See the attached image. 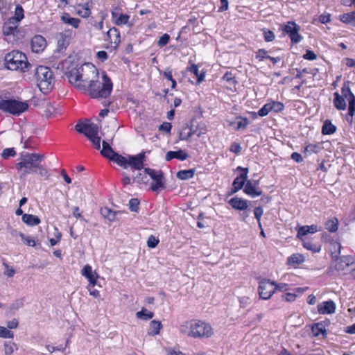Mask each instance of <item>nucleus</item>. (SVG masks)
Masks as SVG:
<instances>
[{
    "label": "nucleus",
    "instance_id": "obj_1",
    "mask_svg": "<svg viewBox=\"0 0 355 355\" xmlns=\"http://www.w3.org/2000/svg\"><path fill=\"white\" fill-rule=\"evenodd\" d=\"M66 75L71 85L84 92L88 89L96 79L99 78L96 68L89 64L72 68Z\"/></svg>",
    "mask_w": 355,
    "mask_h": 355
},
{
    "label": "nucleus",
    "instance_id": "obj_2",
    "mask_svg": "<svg viewBox=\"0 0 355 355\" xmlns=\"http://www.w3.org/2000/svg\"><path fill=\"white\" fill-rule=\"evenodd\" d=\"M43 159V155L22 153L20 155V161L15 164V168L20 173L21 178L37 172L41 176L48 178L47 169L41 164Z\"/></svg>",
    "mask_w": 355,
    "mask_h": 355
},
{
    "label": "nucleus",
    "instance_id": "obj_3",
    "mask_svg": "<svg viewBox=\"0 0 355 355\" xmlns=\"http://www.w3.org/2000/svg\"><path fill=\"white\" fill-rule=\"evenodd\" d=\"M180 331L182 334L194 338H207L214 334L209 324L198 320L183 322L180 327Z\"/></svg>",
    "mask_w": 355,
    "mask_h": 355
},
{
    "label": "nucleus",
    "instance_id": "obj_4",
    "mask_svg": "<svg viewBox=\"0 0 355 355\" xmlns=\"http://www.w3.org/2000/svg\"><path fill=\"white\" fill-rule=\"evenodd\" d=\"M5 67L9 70L28 71L31 65L28 62L26 55L19 51H12L4 58Z\"/></svg>",
    "mask_w": 355,
    "mask_h": 355
},
{
    "label": "nucleus",
    "instance_id": "obj_5",
    "mask_svg": "<svg viewBox=\"0 0 355 355\" xmlns=\"http://www.w3.org/2000/svg\"><path fill=\"white\" fill-rule=\"evenodd\" d=\"M112 90V83L106 75H104L103 76V82L96 79L94 83L89 85L86 92H88L89 96L93 98H105L110 96Z\"/></svg>",
    "mask_w": 355,
    "mask_h": 355
},
{
    "label": "nucleus",
    "instance_id": "obj_6",
    "mask_svg": "<svg viewBox=\"0 0 355 355\" xmlns=\"http://www.w3.org/2000/svg\"><path fill=\"white\" fill-rule=\"evenodd\" d=\"M77 132L84 134L92 143L94 148L97 150L101 148V137L98 136V126L97 124L90 122L78 123L75 126Z\"/></svg>",
    "mask_w": 355,
    "mask_h": 355
},
{
    "label": "nucleus",
    "instance_id": "obj_7",
    "mask_svg": "<svg viewBox=\"0 0 355 355\" xmlns=\"http://www.w3.org/2000/svg\"><path fill=\"white\" fill-rule=\"evenodd\" d=\"M37 85L43 92H47L53 88V75L50 68L39 66L35 71Z\"/></svg>",
    "mask_w": 355,
    "mask_h": 355
},
{
    "label": "nucleus",
    "instance_id": "obj_8",
    "mask_svg": "<svg viewBox=\"0 0 355 355\" xmlns=\"http://www.w3.org/2000/svg\"><path fill=\"white\" fill-rule=\"evenodd\" d=\"M334 268H329L328 273L331 275H336L335 272L346 273L355 268V257L342 256L335 259L333 262Z\"/></svg>",
    "mask_w": 355,
    "mask_h": 355
},
{
    "label": "nucleus",
    "instance_id": "obj_9",
    "mask_svg": "<svg viewBox=\"0 0 355 355\" xmlns=\"http://www.w3.org/2000/svg\"><path fill=\"white\" fill-rule=\"evenodd\" d=\"M28 107L26 102H22L15 99H2L0 101V110L12 114L13 115H19Z\"/></svg>",
    "mask_w": 355,
    "mask_h": 355
},
{
    "label": "nucleus",
    "instance_id": "obj_10",
    "mask_svg": "<svg viewBox=\"0 0 355 355\" xmlns=\"http://www.w3.org/2000/svg\"><path fill=\"white\" fill-rule=\"evenodd\" d=\"M145 173L148 174L153 182L150 185V189L154 192H158L159 190L165 188L164 173L162 171H155L150 168H146Z\"/></svg>",
    "mask_w": 355,
    "mask_h": 355
},
{
    "label": "nucleus",
    "instance_id": "obj_11",
    "mask_svg": "<svg viewBox=\"0 0 355 355\" xmlns=\"http://www.w3.org/2000/svg\"><path fill=\"white\" fill-rule=\"evenodd\" d=\"M18 26V24H15L10 19L3 24L2 28L3 34L5 36V40L8 43L14 44L17 42V37L19 34Z\"/></svg>",
    "mask_w": 355,
    "mask_h": 355
},
{
    "label": "nucleus",
    "instance_id": "obj_12",
    "mask_svg": "<svg viewBox=\"0 0 355 355\" xmlns=\"http://www.w3.org/2000/svg\"><path fill=\"white\" fill-rule=\"evenodd\" d=\"M275 282L268 279H262L259 282V295L263 300H268L275 293Z\"/></svg>",
    "mask_w": 355,
    "mask_h": 355
},
{
    "label": "nucleus",
    "instance_id": "obj_13",
    "mask_svg": "<svg viewBox=\"0 0 355 355\" xmlns=\"http://www.w3.org/2000/svg\"><path fill=\"white\" fill-rule=\"evenodd\" d=\"M188 128L189 131L187 132L186 136H183V133L180 134V138L181 140H188L193 135H196L198 137H200L202 135L207 133V126L205 123L200 122L195 125L193 123H191L190 125H187L185 128Z\"/></svg>",
    "mask_w": 355,
    "mask_h": 355
},
{
    "label": "nucleus",
    "instance_id": "obj_14",
    "mask_svg": "<svg viewBox=\"0 0 355 355\" xmlns=\"http://www.w3.org/2000/svg\"><path fill=\"white\" fill-rule=\"evenodd\" d=\"M300 28V26L294 21H288L284 25L283 31L289 35L292 43L297 44L302 39V37L298 33Z\"/></svg>",
    "mask_w": 355,
    "mask_h": 355
},
{
    "label": "nucleus",
    "instance_id": "obj_15",
    "mask_svg": "<svg viewBox=\"0 0 355 355\" xmlns=\"http://www.w3.org/2000/svg\"><path fill=\"white\" fill-rule=\"evenodd\" d=\"M111 15L112 21L116 26L126 24L128 22L130 18L129 15L122 13L121 8L119 6L112 8Z\"/></svg>",
    "mask_w": 355,
    "mask_h": 355
},
{
    "label": "nucleus",
    "instance_id": "obj_16",
    "mask_svg": "<svg viewBox=\"0 0 355 355\" xmlns=\"http://www.w3.org/2000/svg\"><path fill=\"white\" fill-rule=\"evenodd\" d=\"M237 170H241L243 171V173L241 174L239 176L236 177L232 183V192L236 193L238 191H239L244 185L245 181L247 179V175L248 173V168H242L241 166H239L237 168Z\"/></svg>",
    "mask_w": 355,
    "mask_h": 355
},
{
    "label": "nucleus",
    "instance_id": "obj_17",
    "mask_svg": "<svg viewBox=\"0 0 355 355\" xmlns=\"http://www.w3.org/2000/svg\"><path fill=\"white\" fill-rule=\"evenodd\" d=\"M46 46V39L40 35H35L31 40V49L35 53L42 52Z\"/></svg>",
    "mask_w": 355,
    "mask_h": 355
},
{
    "label": "nucleus",
    "instance_id": "obj_18",
    "mask_svg": "<svg viewBox=\"0 0 355 355\" xmlns=\"http://www.w3.org/2000/svg\"><path fill=\"white\" fill-rule=\"evenodd\" d=\"M105 40L110 42L114 48H116L121 42V35L119 31L115 27L111 28L106 33Z\"/></svg>",
    "mask_w": 355,
    "mask_h": 355
},
{
    "label": "nucleus",
    "instance_id": "obj_19",
    "mask_svg": "<svg viewBox=\"0 0 355 355\" xmlns=\"http://www.w3.org/2000/svg\"><path fill=\"white\" fill-rule=\"evenodd\" d=\"M81 274L88 279L89 284L96 285L98 275L92 270V266L85 265L81 270Z\"/></svg>",
    "mask_w": 355,
    "mask_h": 355
},
{
    "label": "nucleus",
    "instance_id": "obj_20",
    "mask_svg": "<svg viewBox=\"0 0 355 355\" xmlns=\"http://www.w3.org/2000/svg\"><path fill=\"white\" fill-rule=\"evenodd\" d=\"M336 304L332 300L325 301L318 304V311L320 314H331L335 312Z\"/></svg>",
    "mask_w": 355,
    "mask_h": 355
},
{
    "label": "nucleus",
    "instance_id": "obj_21",
    "mask_svg": "<svg viewBox=\"0 0 355 355\" xmlns=\"http://www.w3.org/2000/svg\"><path fill=\"white\" fill-rule=\"evenodd\" d=\"M318 231H319V229L318 227V225H311L310 226L304 225V226L300 227L297 229V237L298 239H300V240H302V237L304 236H306L308 234L315 233Z\"/></svg>",
    "mask_w": 355,
    "mask_h": 355
},
{
    "label": "nucleus",
    "instance_id": "obj_22",
    "mask_svg": "<svg viewBox=\"0 0 355 355\" xmlns=\"http://www.w3.org/2000/svg\"><path fill=\"white\" fill-rule=\"evenodd\" d=\"M229 204L236 210H245L248 207L247 200L237 197L231 198L229 200Z\"/></svg>",
    "mask_w": 355,
    "mask_h": 355
},
{
    "label": "nucleus",
    "instance_id": "obj_23",
    "mask_svg": "<svg viewBox=\"0 0 355 355\" xmlns=\"http://www.w3.org/2000/svg\"><path fill=\"white\" fill-rule=\"evenodd\" d=\"M188 157V155L184 150L180 149L178 151L167 152L165 159L167 162H169L174 158L183 161L187 159Z\"/></svg>",
    "mask_w": 355,
    "mask_h": 355
},
{
    "label": "nucleus",
    "instance_id": "obj_24",
    "mask_svg": "<svg viewBox=\"0 0 355 355\" xmlns=\"http://www.w3.org/2000/svg\"><path fill=\"white\" fill-rule=\"evenodd\" d=\"M243 191L248 196L254 198L262 194V191L256 188L250 181H248L245 185Z\"/></svg>",
    "mask_w": 355,
    "mask_h": 355
},
{
    "label": "nucleus",
    "instance_id": "obj_25",
    "mask_svg": "<svg viewBox=\"0 0 355 355\" xmlns=\"http://www.w3.org/2000/svg\"><path fill=\"white\" fill-rule=\"evenodd\" d=\"M342 246L341 244L336 241H332L329 245V250L333 261L340 257V250Z\"/></svg>",
    "mask_w": 355,
    "mask_h": 355
},
{
    "label": "nucleus",
    "instance_id": "obj_26",
    "mask_svg": "<svg viewBox=\"0 0 355 355\" xmlns=\"http://www.w3.org/2000/svg\"><path fill=\"white\" fill-rule=\"evenodd\" d=\"M334 105L338 110H345L346 109V102L345 98L340 95L338 92L334 94Z\"/></svg>",
    "mask_w": 355,
    "mask_h": 355
},
{
    "label": "nucleus",
    "instance_id": "obj_27",
    "mask_svg": "<svg viewBox=\"0 0 355 355\" xmlns=\"http://www.w3.org/2000/svg\"><path fill=\"white\" fill-rule=\"evenodd\" d=\"M128 166L135 170H141L144 168L143 162H141L136 155L128 156Z\"/></svg>",
    "mask_w": 355,
    "mask_h": 355
},
{
    "label": "nucleus",
    "instance_id": "obj_28",
    "mask_svg": "<svg viewBox=\"0 0 355 355\" xmlns=\"http://www.w3.org/2000/svg\"><path fill=\"white\" fill-rule=\"evenodd\" d=\"M24 223L30 226L37 225L40 223V219L35 215L24 214L22 216Z\"/></svg>",
    "mask_w": 355,
    "mask_h": 355
},
{
    "label": "nucleus",
    "instance_id": "obj_29",
    "mask_svg": "<svg viewBox=\"0 0 355 355\" xmlns=\"http://www.w3.org/2000/svg\"><path fill=\"white\" fill-rule=\"evenodd\" d=\"M70 35L71 32H69V31H66L64 33L60 34V38L58 41L59 51L67 48L69 44L67 37H69Z\"/></svg>",
    "mask_w": 355,
    "mask_h": 355
},
{
    "label": "nucleus",
    "instance_id": "obj_30",
    "mask_svg": "<svg viewBox=\"0 0 355 355\" xmlns=\"http://www.w3.org/2000/svg\"><path fill=\"white\" fill-rule=\"evenodd\" d=\"M62 21L67 24L72 26L73 28H77L79 26L80 20L78 18L71 17L69 14L64 13L61 17Z\"/></svg>",
    "mask_w": 355,
    "mask_h": 355
},
{
    "label": "nucleus",
    "instance_id": "obj_31",
    "mask_svg": "<svg viewBox=\"0 0 355 355\" xmlns=\"http://www.w3.org/2000/svg\"><path fill=\"white\" fill-rule=\"evenodd\" d=\"M24 11L21 5H17L15 8V15L8 19L12 21L15 24H18L21 21V20L24 17Z\"/></svg>",
    "mask_w": 355,
    "mask_h": 355
},
{
    "label": "nucleus",
    "instance_id": "obj_32",
    "mask_svg": "<svg viewBox=\"0 0 355 355\" xmlns=\"http://www.w3.org/2000/svg\"><path fill=\"white\" fill-rule=\"evenodd\" d=\"M195 171V168H191L189 170H181L177 173L176 176L178 179L182 180H189L194 176Z\"/></svg>",
    "mask_w": 355,
    "mask_h": 355
},
{
    "label": "nucleus",
    "instance_id": "obj_33",
    "mask_svg": "<svg viewBox=\"0 0 355 355\" xmlns=\"http://www.w3.org/2000/svg\"><path fill=\"white\" fill-rule=\"evenodd\" d=\"M324 227L330 232H336L338 227V220L336 218H332L325 222Z\"/></svg>",
    "mask_w": 355,
    "mask_h": 355
},
{
    "label": "nucleus",
    "instance_id": "obj_34",
    "mask_svg": "<svg viewBox=\"0 0 355 355\" xmlns=\"http://www.w3.org/2000/svg\"><path fill=\"white\" fill-rule=\"evenodd\" d=\"M76 12L78 15L82 17L87 18L91 14V10L89 7V3H86L82 5H78Z\"/></svg>",
    "mask_w": 355,
    "mask_h": 355
},
{
    "label": "nucleus",
    "instance_id": "obj_35",
    "mask_svg": "<svg viewBox=\"0 0 355 355\" xmlns=\"http://www.w3.org/2000/svg\"><path fill=\"white\" fill-rule=\"evenodd\" d=\"M162 327L161 322L152 320L150 323L148 334L155 336L159 334V331Z\"/></svg>",
    "mask_w": 355,
    "mask_h": 355
},
{
    "label": "nucleus",
    "instance_id": "obj_36",
    "mask_svg": "<svg viewBox=\"0 0 355 355\" xmlns=\"http://www.w3.org/2000/svg\"><path fill=\"white\" fill-rule=\"evenodd\" d=\"M111 160L124 168L128 167V158H126L118 153L114 154V157H111Z\"/></svg>",
    "mask_w": 355,
    "mask_h": 355
},
{
    "label": "nucleus",
    "instance_id": "obj_37",
    "mask_svg": "<svg viewBox=\"0 0 355 355\" xmlns=\"http://www.w3.org/2000/svg\"><path fill=\"white\" fill-rule=\"evenodd\" d=\"M336 130V128L333 125L330 121L326 120L322 128V132L323 135H331Z\"/></svg>",
    "mask_w": 355,
    "mask_h": 355
},
{
    "label": "nucleus",
    "instance_id": "obj_38",
    "mask_svg": "<svg viewBox=\"0 0 355 355\" xmlns=\"http://www.w3.org/2000/svg\"><path fill=\"white\" fill-rule=\"evenodd\" d=\"M118 212L114 211L107 207L101 209V214L103 217L107 218L110 221H114Z\"/></svg>",
    "mask_w": 355,
    "mask_h": 355
},
{
    "label": "nucleus",
    "instance_id": "obj_39",
    "mask_svg": "<svg viewBox=\"0 0 355 355\" xmlns=\"http://www.w3.org/2000/svg\"><path fill=\"white\" fill-rule=\"evenodd\" d=\"M355 112V96H353L352 98L349 99V107H348V114L347 116V121L349 123H352L353 119L352 117Z\"/></svg>",
    "mask_w": 355,
    "mask_h": 355
},
{
    "label": "nucleus",
    "instance_id": "obj_40",
    "mask_svg": "<svg viewBox=\"0 0 355 355\" xmlns=\"http://www.w3.org/2000/svg\"><path fill=\"white\" fill-rule=\"evenodd\" d=\"M136 316L138 319L146 320L153 318L154 313L145 308H142L140 311L137 312Z\"/></svg>",
    "mask_w": 355,
    "mask_h": 355
},
{
    "label": "nucleus",
    "instance_id": "obj_41",
    "mask_svg": "<svg viewBox=\"0 0 355 355\" xmlns=\"http://www.w3.org/2000/svg\"><path fill=\"white\" fill-rule=\"evenodd\" d=\"M301 241H302L303 246L306 249H307L309 250H311L313 252H320V245H318L317 244H314L311 241H306V240L303 239Z\"/></svg>",
    "mask_w": 355,
    "mask_h": 355
},
{
    "label": "nucleus",
    "instance_id": "obj_42",
    "mask_svg": "<svg viewBox=\"0 0 355 355\" xmlns=\"http://www.w3.org/2000/svg\"><path fill=\"white\" fill-rule=\"evenodd\" d=\"M349 84H350V82L349 81H347V82H345L342 89H341V93H342V96H343V98H349V99L352 98L353 96H355L354 95V94L352 92L351 89H350V87H349Z\"/></svg>",
    "mask_w": 355,
    "mask_h": 355
},
{
    "label": "nucleus",
    "instance_id": "obj_43",
    "mask_svg": "<svg viewBox=\"0 0 355 355\" xmlns=\"http://www.w3.org/2000/svg\"><path fill=\"white\" fill-rule=\"evenodd\" d=\"M304 258L300 254H293L288 257L287 261L290 264H300L304 262Z\"/></svg>",
    "mask_w": 355,
    "mask_h": 355
},
{
    "label": "nucleus",
    "instance_id": "obj_44",
    "mask_svg": "<svg viewBox=\"0 0 355 355\" xmlns=\"http://www.w3.org/2000/svg\"><path fill=\"white\" fill-rule=\"evenodd\" d=\"M321 148L318 144H309L304 148V153L309 155L311 153H317L320 150Z\"/></svg>",
    "mask_w": 355,
    "mask_h": 355
},
{
    "label": "nucleus",
    "instance_id": "obj_45",
    "mask_svg": "<svg viewBox=\"0 0 355 355\" xmlns=\"http://www.w3.org/2000/svg\"><path fill=\"white\" fill-rule=\"evenodd\" d=\"M15 349H17V347L14 343L9 341L4 343V352L6 355H11Z\"/></svg>",
    "mask_w": 355,
    "mask_h": 355
},
{
    "label": "nucleus",
    "instance_id": "obj_46",
    "mask_svg": "<svg viewBox=\"0 0 355 355\" xmlns=\"http://www.w3.org/2000/svg\"><path fill=\"white\" fill-rule=\"evenodd\" d=\"M187 70L193 73H194L198 77V82L200 83L204 80L205 75L204 73H200L198 67L193 64L191 67L187 68Z\"/></svg>",
    "mask_w": 355,
    "mask_h": 355
},
{
    "label": "nucleus",
    "instance_id": "obj_47",
    "mask_svg": "<svg viewBox=\"0 0 355 355\" xmlns=\"http://www.w3.org/2000/svg\"><path fill=\"white\" fill-rule=\"evenodd\" d=\"M270 103V105L271 107V111L275 112H279L283 110L284 105L282 103L279 101H271Z\"/></svg>",
    "mask_w": 355,
    "mask_h": 355
},
{
    "label": "nucleus",
    "instance_id": "obj_48",
    "mask_svg": "<svg viewBox=\"0 0 355 355\" xmlns=\"http://www.w3.org/2000/svg\"><path fill=\"white\" fill-rule=\"evenodd\" d=\"M163 76L164 78H166V79H168L169 81L171 82V88L172 89L175 88L177 83H176L175 80L173 79V78L172 71L169 69H167L163 72Z\"/></svg>",
    "mask_w": 355,
    "mask_h": 355
},
{
    "label": "nucleus",
    "instance_id": "obj_49",
    "mask_svg": "<svg viewBox=\"0 0 355 355\" xmlns=\"http://www.w3.org/2000/svg\"><path fill=\"white\" fill-rule=\"evenodd\" d=\"M223 80H225L226 82L229 83L231 85H234L237 83L236 80H235V76L230 71H227L224 74V76H223Z\"/></svg>",
    "mask_w": 355,
    "mask_h": 355
},
{
    "label": "nucleus",
    "instance_id": "obj_50",
    "mask_svg": "<svg viewBox=\"0 0 355 355\" xmlns=\"http://www.w3.org/2000/svg\"><path fill=\"white\" fill-rule=\"evenodd\" d=\"M0 337L5 338H13V333L4 327L0 326Z\"/></svg>",
    "mask_w": 355,
    "mask_h": 355
},
{
    "label": "nucleus",
    "instance_id": "obj_51",
    "mask_svg": "<svg viewBox=\"0 0 355 355\" xmlns=\"http://www.w3.org/2000/svg\"><path fill=\"white\" fill-rule=\"evenodd\" d=\"M16 155V152L14 148H5L2 153L1 157L4 159H8L10 157H14Z\"/></svg>",
    "mask_w": 355,
    "mask_h": 355
},
{
    "label": "nucleus",
    "instance_id": "obj_52",
    "mask_svg": "<svg viewBox=\"0 0 355 355\" xmlns=\"http://www.w3.org/2000/svg\"><path fill=\"white\" fill-rule=\"evenodd\" d=\"M3 266L5 268V270L3 272L4 275L8 277H13L14 275L15 274V269L13 268L10 267L8 264L5 261L3 262Z\"/></svg>",
    "mask_w": 355,
    "mask_h": 355
},
{
    "label": "nucleus",
    "instance_id": "obj_53",
    "mask_svg": "<svg viewBox=\"0 0 355 355\" xmlns=\"http://www.w3.org/2000/svg\"><path fill=\"white\" fill-rule=\"evenodd\" d=\"M139 201L137 198H132L129 201V208L132 211L137 212L139 209Z\"/></svg>",
    "mask_w": 355,
    "mask_h": 355
},
{
    "label": "nucleus",
    "instance_id": "obj_54",
    "mask_svg": "<svg viewBox=\"0 0 355 355\" xmlns=\"http://www.w3.org/2000/svg\"><path fill=\"white\" fill-rule=\"evenodd\" d=\"M270 103L265 104L258 112V114L260 116H266L270 112H271V107Z\"/></svg>",
    "mask_w": 355,
    "mask_h": 355
},
{
    "label": "nucleus",
    "instance_id": "obj_55",
    "mask_svg": "<svg viewBox=\"0 0 355 355\" xmlns=\"http://www.w3.org/2000/svg\"><path fill=\"white\" fill-rule=\"evenodd\" d=\"M159 241L157 238L155 236L151 235L148 237L147 241V245L148 248H155L157 244L159 243Z\"/></svg>",
    "mask_w": 355,
    "mask_h": 355
},
{
    "label": "nucleus",
    "instance_id": "obj_56",
    "mask_svg": "<svg viewBox=\"0 0 355 355\" xmlns=\"http://www.w3.org/2000/svg\"><path fill=\"white\" fill-rule=\"evenodd\" d=\"M170 40V36L165 33L161 36L157 42V45L160 47H163L166 45Z\"/></svg>",
    "mask_w": 355,
    "mask_h": 355
},
{
    "label": "nucleus",
    "instance_id": "obj_57",
    "mask_svg": "<svg viewBox=\"0 0 355 355\" xmlns=\"http://www.w3.org/2000/svg\"><path fill=\"white\" fill-rule=\"evenodd\" d=\"M116 153L113 150L112 148L108 149H102L101 151V154L111 160V157H114V154H116Z\"/></svg>",
    "mask_w": 355,
    "mask_h": 355
},
{
    "label": "nucleus",
    "instance_id": "obj_58",
    "mask_svg": "<svg viewBox=\"0 0 355 355\" xmlns=\"http://www.w3.org/2000/svg\"><path fill=\"white\" fill-rule=\"evenodd\" d=\"M96 285H93L92 284H89L87 286V288L88 291L89 292V294L93 296L95 298H98L100 297L99 291L94 288V286Z\"/></svg>",
    "mask_w": 355,
    "mask_h": 355
},
{
    "label": "nucleus",
    "instance_id": "obj_59",
    "mask_svg": "<svg viewBox=\"0 0 355 355\" xmlns=\"http://www.w3.org/2000/svg\"><path fill=\"white\" fill-rule=\"evenodd\" d=\"M19 236L22 239L24 243L28 246H35V241L34 239L29 236H26L23 233H19Z\"/></svg>",
    "mask_w": 355,
    "mask_h": 355
},
{
    "label": "nucleus",
    "instance_id": "obj_60",
    "mask_svg": "<svg viewBox=\"0 0 355 355\" xmlns=\"http://www.w3.org/2000/svg\"><path fill=\"white\" fill-rule=\"evenodd\" d=\"M267 53L268 52L263 49H259L256 52V58L258 59L259 61H262L265 58L267 59V57L269 56L267 55Z\"/></svg>",
    "mask_w": 355,
    "mask_h": 355
},
{
    "label": "nucleus",
    "instance_id": "obj_61",
    "mask_svg": "<svg viewBox=\"0 0 355 355\" xmlns=\"http://www.w3.org/2000/svg\"><path fill=\"white\" fill-rule=\"evenodd\" d=\"M263 36L266 42H272L275 40V34L269 30H263Z\"/></svg>",
    "mask_w": 355,
    "mask_h": 355
},
{
    "label": "nucleus",
    "instance_id": "obj_62",
    "mask_svg": "<svg viewBox=\"0 0 355 355\" xmlns=\"http://www.w3.org/2000/svg\"><path fill=\"white\" fill-rule=\"evenodd\" d=\"M239 121H237L236 123V128L237 129H241V128H245V127L248 124V119L247 118H239Z\"/></svg>",
    "mask_w": 355,
    "mask_h": 355
},
{
    "label": "nucleus",
    "instance_id": "obj_63",
    "mask_svg": "<svg viewBox=\"0 0 355 355\" xmlns=\"http://www.w3.org/2000/svg\"><path fill=\"white\" fill-rule=\"evenodd\" d=\"M274 288H275V292L277 291H286L288 289V284H285V283H276L275 282V285H274Z\"/></svg>",
    "mask_w": 355,
    "mask_h": 355
},
{
    "label": "nucleus",
    "instance_id": "obj_64",
    "mask_svg": "<svg viewBox=\"0 0 355 355\" xmlns=\"http://www.w3.org/2000/svg\"><path fill=\"white\" fill-rule=\"evenodd\" d=\"M263 211L261 207H257L254 210V214L255 218L257 220V222H259L261 220V217L263 215Z\"/></svg>",
    "mask_w": 355,
    "mask_h": 355
}]
</instances>
